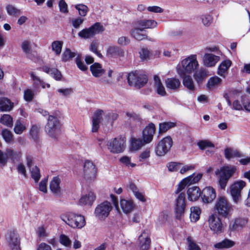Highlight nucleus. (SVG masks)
I'll return each mask as SVG.
<instances>
[{
    "mask_svg": "<svg viewBox=\"0 0 250 250\" xmlns=\"http://www.w3.org/2000/svg\"><path fill=\"white\" fill-rule=\"evenodd\" d=\"M155 131L154 124H149L143 130V140L140 138H131L130 149L132 150H137L145 144L149 143L152 140Z\"/></svg>",
    "mask_w": 250,
    "mask_h": 250,
    "instance_id": "obj_1",
    "label": "nucleus"
},
{
    "mask_svg": "<svg viewBox=\"0 0 250 250\" xmlns=\"http://www.w3.org/2000/svg\"><path fill=\"white\" fill-rule=\"evenodd\" d=\"M199 66L196 55H191L181 61L176 67V71L180 77L193 72Z\"/></svg>",
    "mask_w": 250,
    "mask_h": 250,
    "instance_id": "obj_2",
    "label": "nucleus"
},
{
    "mask_svg": "<svg viewBox=\"0 0 250 250\" xmlns=\"http://www.w3.org/2000/svg\"><path fill=\"white\" fill-rule=\"evenodd\" d=\"M214 209L219 216L226 218L231 216L233 208L226 197L221 196L217 199Z\"/></svg>",
    "mask_w": 250,
    "mask_h": 250,
    "instance_id": "obj_3",
    "label": "nucleus"
},
{
    "mask_svg": "<svg viewBox=\"0 0 250 250\" xmlns=\"http://www.w3.org/2000/svg\"><path fill=\"white\" fill-rule=\"evenodd\" d=\"M61 219L73 228L81 229L85 225L84 217L81 214L67 212L61 216Z\"/></svg>",
    "mask_w": 250,
    "mask_h": 250,
    "instance_id": "obj_4",
    "label": "nucleus"
},
{
    "mask_svg": "<svg viewBox=\"0 0 250 250\" xmlns=\"http://www.w3.org/2000/svg\"><path fill=\"white\" fill-rule=\"evenodd\" d=\"M127 79L129 85L136 89L144 87L148 81L147 75L138 71L128 73Z\"/></svg>",
    "mask_w": 250,
    "mask_h": 250,
    "instance_id": "obj_5",
    "label": "nucleus"
},
{
    "mask_svg": "<svg viewBox=\"0 0 250 250\" xmlns=\"http://www.w3.org/2000/svg\"><path fill=\"white\" fill-rule=\"evenodd\" d=\"M235 170V167L226 166L216 171V174L219 175V183L221 188H225L229 179L234 174Z\"/></svg>",
    "mask_w": 250,
    "mask_h": 250,
    "instance_id": "obj_6",
    "label": "nucleus"
},
{
    "mask_svg": "<svg viewBox=\"0 0 250 250\" xmlns=\"http://www.w3.org/2000/svg\"><path fill=\"white\" fill-rule=\"evenodd\" d=\"M61 124L57 117L49 115L48 121L45 126V130L51 137L57 138L58 133L60 130Z\"/></svg>",
    "mask_w": 250,
    "mask_h": 250,
    "instance_id": "obj_7",
    "label": "nucleus"
},
{
    "mask_svg": "<svg viewBox=\"0 0 250 250\" xmlns=\"http://www.w3.org/2000/svg\"><path fill=\"white\" fill-rule=\"evenodd\" d=\"M246 183L242 180L233 183L229 187V192L234 203H238L242 199L241 192Z\"/></svg>",
    "mask_w": 250,
    "mask_h": 250,
    "instance_id": "obj_8",
    "label": "nucleus"
},
{
    "mask_svg": "<svg viewBox=\"0 0 250 250\" xmlns=\"http://www.w3.org/2000/svg\"><path fill=\"white\" fill-rule=\"evenodd\" d=\"M112 209L111 204L107 201H104L96 207L94 214L99 220L104 221L109 216Z\"/></svg>",
    "mask_w": 250,
    "mask_h": 250,
    "instance_id": "obj_9",
    "label": "nucleus"
},
{
    "mask_svg": "<svg viewBox=\"0 0 250 250\" xmlns=\"http://www.w3.org/2000/svg\"><path fill=\"white\" fill-rule=\"evenodd\" d=\"M125 144V141L123 138H115L108 142L107 146L111 152L117 154L124 151Z\"/></svg>",
    "mask_w": 250,
    "mask_h": 250,
    "instance_id": "obj_10",
    "label": "nucleus"
},
{
    "mask_svg": "<svg viewBox=\"0 0 250 250\" xmlns=\"http://www.w3.org/2000/svg\"><path fill=\"white\" fill-rule=\"evenodd\" d=\"M8 246L11 250H21V239L19 234L15 230H10L6 236Z\"/></svg>",
    "mask_w": 250,
    "mask_h": 250,
    "instance_id": "obj_11",
    "label": "nucleus"
},
{
    "mask_svg": "<svg viewBox=\"0 0 250 250\" xmlns=\"http://www.w3.org/2000/svg\"><path fill=\"white\" fill-rule=\"evenodd\" d=\"M97 168L90 160H86L83 165V177L87 181H92L96 176Z\"/></svg>",
    "mask_w": 250,
    "mask_h": 250,
    "instance_id": "obj_12",
    "label": "nucleus"
},
{
    "mask_svg": "<svg viewBox=\"0 0 250 250\" xmlns=\"http://www.w3.org/2000/svg\"><path fill=\"white\" fill-rule=\"evenodd\" d=\"M172 145V140L168 136L162 139L157 145V155L164 156L170 149Z\"/></svg>",
    "mask_w": 250,
    "mask_h": 250,
    "instance_id": "obj_13",
    "label": "nucleus"
},
{
    "mask_svg": "<svg viewBox=\"0 0 250 250\" xmlns=\"http://www.w3.org/2000/svg\"><path fill=\"white\" fill-rule=\"evenodd\" d=\"M210 229L216 233H220L223 231V226L221 219L216 214H212L208 219Z\"/></svg>",
    "mask_w": 250,
    "mask_h": 250,
    "instance_id": "obj_14",
    "label": "nucleus"
},
{
    "mask_svg": "<svg viewBox=\"0 0 250 250\" xmlns=\"http://www.w3.org/2000/svg\"><path fill=\"white\" fill-rule=\"evenodd\" d=\"M185 207V195L184 193H181L178 195L176 200L175 213L177 219H180L184 215Z\"/></svg>",
    "mask_w": 250,
    "mask_h": 250,
    "instance_id": "obj_15",
    "label": "nucleus"
},
{
    "mask_svg": "<svg viewBox=\"0 0 250 250\" xmlns=\"http://www.w3.org/2000/svg\"><path fill=\"white\" fill-rule=\"evenodd\" d=\"M203 174L198 173L196 176L192 174L184 179L179 184L177 193L183 189L187 185L194 184L197 183L202 178Z\"/></svg>",
    "mask_w": 250,
    "mask_h": 250,
    "instance_id": "obj_16",
    "label": "nucleus"
},
{
    "mask_svg": "<svg viewBox=\"0 0 250 250\" xmlns=\"http://www.w3.org/2000/svg\"><path fill=\"white\" fill-rule=\"evenodd\" d=\"M216 196L215 189L211 187H207L203 189L202 192L201 198L205 203L211 202Z\"/></svg>",
    "mask_w": 250,
    "mask_h": 250,
    "instance_id": "obj_17",
    "label": "nucleus"
},
{
    "mask_svg": "<svg viewBox=\"0 0 250 250\" xmlns=\"http://www.w3.org/2000/svg\"><path fill=\"white\" fill-rule=\"evenodd\" d=\"M140 250H148L151 242L148 230H144L138 238Z\"/></svg>",
    "mask_w": 250,
    "mask_h": 250,
    "instance_id": "obj_18",
    "label": "nucleus"
},
{
    "mask_svg": "<svg viewBox=\"0 0 250 250\" xmlns=\"http://www.w3.org/2000/svg\"><path fill=\"white\" fill-rule=\"evenodd\" d=\"M38 69L50 75L56 81L62 80V74L56 68H52L49 65H46L38 68Z\"/></svg>",
    "mask_w": 250,
    "mask_h": 250,
    "instance_id": "obj_19",
    "label": "nucleus"
},
{
    "mask_svg": "<svg viewBox=\"0 0 250 250\" xmlns=\"http://www.w3.org/2000/svg\"><path fill=\"white\" fill-rule=\"evenodd\" d=\"M61 183V180L58 176L54 177L50 182V189L55 196H60L62 194Z\"/></svg>",
    "mask_w": 250,
    "mask_h": 250,
    "instance_id": "obj_20",
    "label": "nucleus"
},
{
    "mask_svg": "<svg viewBox=\"0 0 250 250\" xmlns=\"http://www.w3.org/2000/svg\"><path fill=\"white\" fill-rule=\"evenodd\" d=\"M104 113V111L100 109H98L92 115V132H97L99 127L100 124L102 119V115Z\"/></svg>",
    "mask_w": 250,
    "mask_h": 250,
    "instance_id": "obj_21",
    "label": "nucleus"
},
{
    "mask_svg": "<svg viewBox=\"0 0 250 250\" xmlns=\"http://www.w3.org/2000/svg\"><path fill=\"white\" fill-rule=\"evenodd\" d=\"M106 55L108 57L112 58L123 57L124 51L123 49L117 46H110L107 49Z\"/></svg>",
    "mask_w": 250,
    "mask_h": 250,
    "instance_id": "obj_22",
    "label": "nucleus"
},
{
    "mask_svg": "<svg viewBox=\"0 0 250 250\" xmlns=\"http://www.w3.org/2000/svg\"><path fill=\"white\" fill-rule=\"evenodd\" d=\"M220 57L210 53H206L203 58V62L205 65L207 67L214 66L219 61Z\"/></svg>",
    "mask_w": 250,
    "mask_h": 250,
    "instance_id": "obj_23",
    "label": "nucleus"
},
{
    "mask_svg": "<svg viewBox=\"0 0 250 250\" xmlns=\"http://www.w3.org/2000/svg\"><path fill=\"white\" fill-rule=\"evenodd\" d=\"M130 34L135 40L139 41L146 39L147 38L146 30L140 27L132 29L130 31Z\"/></svg>",
    "mask_w": 250,
    "mask_h": 250,
    "instance_id": "obj_24",
    "label": "nucleus"
},
{
    "mask_svg": "<svg viewBox=\"0 0 250 250\" xmlns=\"http://www.w3.org/2000/svg\"><path fill=\"white\" fill-rule=\"evenodd\" d=\"M96 199V195L92 191H90L87 194L83 196L79 200V203L80 205L91 206Z\"/></svg>",
    "mask_w": 250,
    "mask_h": 250,
    "instance_id": "obj_25",
    "label": "nucleus"
},
{
    "mask_svg": "<svg viewBox=\"0 0 250 250\" xmlns=\"http://www.w3.org/2000/svg\"><path fill=\"white\" fill-rule=\"evenodd\" d=\"M187 194L189 200L194 201L197 200L201 196V191L198 187L193 186L188 188Z\"/></svg>",
    "mask_w": 250,
    "mask_h": 250,
    "instance_id": "obj_26",
    "label": "nucleus"
},
{
    "mask_svg": "<svg viewBox=\"0 0 250 250\" xmlns=\"http://www.w3.org/2000/svg\"><path fill=\"white\" fill-rule=\"evenodd\" d=\"M14 107V103L7 98L0 99V111L7 112L11 111Z\"/></svg>",
    "mask_w": 250,
    "mask_h": 250,
    "instance_id": "obj_27",
    "label": "nucleus"
},
{
    "mask_svg": "<svg viewBox=\"0 0 250 250\" xmlns=\"http://www.w3.org/2000/svg\"><path fill=\"white\" fill-rule=\"evenodd\" d=\"M90 70L92 75L95 77H100L105 72V70L103 69L102 65L99 62H95L90 66Z\"/></svg>",
    "mask_w": 250,
    "mask_h": 250,
    "instance_id": "obj_28",
    "label": "nucleus"
},
{
    "mask_svg": "<svg viewBox=\"0 0 250 250\" xmlns=\"http://www.w3.org/2000/svg\"><path fill=\"white\" fill-rule=\"evenodd\" d=\"M167 87L173 90L178 89L181 86L180 80L176 78H167L165 81Z\"/></svg>",
    "mask_w": 250,
    "mask_h": 250,
    "instance_id": "obj_29",
    "label": "nucleus"
},
{
    "mask_svg": "<svg viewBox=\"0 0 250 250\" xmlns=\"http://www.w3.org/2000/svg\"><path fill=\"white\" fill-rule=\"evenodd\" d=\"M120 205L123 212L125 213L131 212L135 207L133 201L131 200L121 199Z\"/></svg>",
    "mask_w": 250,
    "mask_h": 250,
    "instance_id": "obj_30",
    "label": "nucleus"
},
{
    "mask_svg": "<svg viewBox=\"0 0 250 250\" xmlns=\"http://www.w3.org/2000/svg\"><path fill=\"white\" fill-rule=\"evenodd\" d=\"M247 223V220L245 218L236 219L232 221L229 225V229L231 231L239 230L244 226Z\"/></svg>",
    "mask_w": 250,
    "mask_h": 250,
    "instance_id": "obj_31",
    "label": "nucleus"
},
{
    "mask_svg": "<svg viewBox=\"0 0 250 250\" xmlns=\"http://www.w3.org/2000/svg\"><path fill=\"white\" fill-rule=\"evenodd\" d=\"M235 245V242L231 240L225 239L223 241L215 244L214 245V248L218 249H229Z\"/></svg>",
    "mask_w": 250,
    "mask_h": 250,
    "instance_id": "obj_32",
    "label": "nucleus"
},
{
    "mask_svg": "<svg viewBox=\"0 0 250 250\" xmlns=\"http://www.w3.org/2000/svg\"><path fill=\"white\" fill-rule=\"evenodd\" d=\"M231 64V62L229 60L223 61L218 66V74L225 77V74L227 72Z\"/></svg>",
    "mask_w": 250,
    "mask_h": 250,
    "instance_id": "obj_33",
    "label": "nucleus"
},
{
    "mask_svg": "<svg viewBox=\"0 0 250 250\" xmlns=\"http://www.w3.org/2000/svg\"><path fill=\"white\" fill-rule=\"evenodd\" d=\"M41 127L37 125H34L31 126L30 130V135L32 138L36 143L39 142V136Z\"/></svg>",
    "mask_w": 250,
    "mask_h": 250,
    "instance_id": "obj_34",
    "label": "nucleus"
},
{
    "mask_svg": "<svg viewBox=\"0 0 250 250\" xmlns=\"http://www.w3.org/2000/svg\"><path fill=\"white\" fill-rule=\"evenodd\" d=\"M182 78L183 83L184 85L186 87L188 90L193 91L195 89V87L193 83L192 78L189 75H185L184 77H180Z\"/></svg>",
    "mask_w": 250,
    "mask_h": 250,
    "instance_id": "obj_35",
    "label": "nucleus"
},
{
    "mask_svg": "<svg viewBox=\"0 0 250 250\" xmlns=\"http://www.w3.org/2000/svg\"><path fill=\"white\" fill-rule=\"evenodd\" d=\"M156 22L152 20H140L137 22V25L142 29L151 28L154 27Z\"/></svg>",
    "mask_w": 250,
    "mask_h": 250,
    "instance_id": "obj_36",
    "label": "nucleus"
},
{
    "mask_svg": "<svg viewBox=\"0 0 250 250\" xmlns=\"http://www.w3.org/2000/svg\"><path fill=\"white\" fill-rule=\"evenodd\" d=\"M208 76V72L204 68H201L197 71L194 75V78L198 83H202L203 80Z\"/></svg>",
    "mask_w": 250,
    "mask_h": 250,
    "instance_id": "obj_37",
    "label": "nucleus"
},
{
    "mask_svg": "<svg viewBox=\"0 0 250 250\" xmlns=\"http://www.w3.org/2000/svg\"><path fill=\"white\" fill-rule=\"evenodd\" d=\"M201 209L198 207H193L190 208V218L192 222H196L200 218Z\"/></svg>",
    "mask_w": 250,
    "mask_h": 250,
    "instance_id": "obj_38",
    "label": "nucleus"
},
{
    "mask_svg": "<svg viewBox=\"0 0 250 250\" xmlns=\"http://www.w3.org/2000/svg\"><path fill=\"white\" fill-rule=\"evenodd\" d=\"M92 32V34L94 36L97 34L102 33L105 30V28L101 22H96L90 26Z\"/></svg>",
    "mask_w": 250,
    "mask_h": 250,
    "instance_id": "obj_39",
    "label": "nucleus"
},
{
    "mask_svg": "<svg viewBox=\"0 0 250 250\" xmlns=\"http://www.w3.org/2000/svg\"><path fill=\"white\" fill-rule=\"evenodd\" d=\"M7 160L10 159L13 162L15 161H18L20 157V153L17 151H15L11 149H7L6 150Z\"/></svg>",
    "mask_w": 250,
    "mask_h": 250,
    "instance_id": "obj_40",
    "label": "nucleus"
},
{
    "mask_svg": "<svg viewBox=\"0 0 250 250\" xmlns=\"http://www.w3.org/2000/svg\"><path fill=\"white\" fill-rule=\"evenodd\" d=\"M225 156L226 159L229 160L234 157H240L241 154L237 150L227 148L225 149Z\"/></svg>",
    "mask_w": 250,
    "mask_h": 250,
    "instance_id": "obj_41",
    "label": "nucleus"
},
{
    "mask_svg": "<svg viewBox=\"0 0 250 250\" xmlns=\"http://www.w3.org/2000/svg\"><path fill=\"white\" fill-rule=\"evenodd\" d=\"M63 42L62 41H55L52 42L51 47L53 51L55 52L56 55H60Z\"/></svg>",
    "mask_w": 250,
    "mask_h": 250,
    "instance_id": "obj_42",
    "label": "nucleus"
},
{
    "mask_svg": "<svg viewBox=\"0 0 250 250\" xmlns=\"http://www.w3.org/2000/svg\"><path fill=\"white\" fill-rule=\"evenodd\" d=\"M0 123L7 127H12L13 125V118L9 114H3L0 118Z\"/></svg>",
    "mask_w": 250,
    "mask_h": 250,
    "instance_id": "obj_43",
    "label": "nucleus"
},
{
    "mask_svg": "<svg viewBox=\"0 0 250 250\" xmlns=\"http://www.w3.org/2000/svg\"><path fill=\"white\" fill-rule=\"evenodd\" d=\"M175 125V124L173 122H164L159 124V133L161 134L165 133Z\"/></svg>",
    "mask_w": 250,
    "mask_h": 250,
    "instance_id": "obj_44",
    "label": "nucleus"
},
{
    "mask_svg": "<svg viewBox=\"0 0 250 250\" xmlns=\"http://www.w3.org/2000/svg\"><path fill=\"white\" fill-rule=\"evenodd\" d=\"M221 79L219 77H213L208 80L207 86L209 89H212L215 86L220 85L221 83Z\"/></svg>",
    "mask_w": 250,
    "mask_h": 250,
    "instance_id": "obj_45",
    "label": "nucleus"
},
{
    "mask_svg": "<svg viewBox=\"0 0 250 250\" xmlns=\"http://www.w3.org/2000/svg\"><path fill=\"white\" fill-rule=\"evenodd\" d=\"M75 8L79 12V14L82 17H85L89 11L88 7L85 4L80 3L75 5Z\"/></svg>",
    "mask_w": 250,
    "mask_h": 250,
    "instance_id": "obj_46",
    "label": "nucleus"
},
{
    "mask_svg": "<svg viewBox=\"0 0 250 250\" xmlns=\"http://www.w3.org/2000/svg\"><path fill=\"white\" fill-rule=\"evenodd\" d=\"M75 56V53L72 52L69 48H66L62 54V61L63 62H67Z\"/></svg>",
    "mask_w": 250,
    "mask_h": 250,
    "instance_id": "obj_47",
    "label": "nucleus"
},
{
    "mask_svg": "<svg viewBox=\"0 0 250 250\" xmlns=\"http://www.w3.org/2000/svg\"><path fill=\"white\" fill-rule=\"evenodd\" d=\"M92 33V32L90 29V27H89V28H85L83 29L81 31H80L78 33V36L82 39H89L93 37Z\"/></svg>",
    "mask_w": 250,
    "mask_h": 250,
    "instance_id": "obj_48",
    "label": "nucleus"
},
{
    "mask_svg": "<svg viewBox=\"0 0 250 250\" xmlns=\"http://www.w3.org/2000/svg\"><path fill=\"white\" fill-rule=\"evenodd\" d=\"M1 135L4 141L8 143H11L13 140V135L11 131L8 129H3L1 131Z\"/></svg>",
    "mask_w": 250,
    "mask_h": 250,
    "instance_id": "obj_49",
    "label": "nucleus"
},
{
    "mask_svg": "<svg viewBox=\"0 0 250 250\" xmlns=\"http://www.w3.org/2000/svg\"><path fill=\"white\" fill-rule=\"evenodd\" d=\"M6 9L7 13L10 15L15 17H18L21 14V10L17 9L12 5L8 4L6 6Z\"/></svg>",
    "mask_w": 250,
    "mask_h": 250,
    "instance_id": "obj_50",
    "label": "nucleus"
},
{
    "mask_svg": "<svg viewBox=\"0 0 250 250\" xmlns=\"http://www.w3.org/2000/svg\"><path fill=\"white\" fill-rule=\"evenodd\" d=\"M187 245L188 250H201L199 246L190 236L187 238Z\"/></svg>",
    "mask_w": 250,
    "mask_h": 250,
    "instance_id": "obj_51",
    "label": "nucleus"
},
{
    "mask_svg": "<svg viewBox=\"0 0 250 250\" xmlns=\"http://www.w3.org/2000/svg\"><path fill=\"white\" fill-rule=\"evenodd\" d=\"M31 176L35 183L39 182L41 178V173L40 169L37 166H36L32 168L31 170Z\"/></svg>",
    "mask_w": 250,
    "mask_h": 250,
    "instance_id": "obj_52",
    "label": "nucleus"
},
{
    "mask_svg": "<svg viewBox=\"0 0 250 250\" xmlns=\"http://www.w3.org/2000/svg\"><path fill=\"white\" fill-rule=\"evenodd\" d=\"M199 147L202 149H206L207 148H213L214 147V145L208 141H201L197 144Z\"/></svg>",
    "mask_w": 250,
    "mask_h": 250,
    "instance_id": "obj_53",
    "label": "nucleus"
},
{
    "mask_svg": "<svg viewBox=\"0 0 250 250\" xmlns=\"http://www.w3.org/2000/svg\"><path fill=\"white\" fill-rule=\"evenodd\" d=\"M140 57L142 61H147L150 58V52L147 48H143L139 52Z\"/></svg>",
    "mask_w": 250,
    "mask_h": 250,
    "instance_id": "obj_54",
    "label": "nucleus"
},
{
    "mask_svg": "<svg viewBox=\"0 0 250 250\" xmlns=\"http://www.w3.org/2000/svg\"><path fill=\"white\" fill-rule=\"evenodd\" d=\"M25 128V126L21 124V121L18 120L16 122L14 131L17 134H21Z\"/></svg>",
    "mask_w": 250,
    "mask_h": 250,
    "instance_id": "obj_55",
    "label": "nucleus"
},
{
    "mask_svg": "<svg viewBox=\"0 0 250 250\" xmlns=\"http://www.w3.org/2000/svg\"><path fill=\"white\" fill-rule=\"evenodd\" d=\"M119 162L128 167H134L136 166L135 164L131 162L130 158L127 156H124L121 157L119 159Z\"/></svg>",
    "mask_w": 250,
    "mask_h": 250,
    "instance_id": "obj_56",
    "label": "nucleus"
},
{
    "mask_svg": "<svg viewBox=\"0 0 250 250\" xmlns=\"http://www.w3.org/2000/svg\"><path fill=\"white\" fill-rule=\"evenodd\" d=\"M35 94L30 89H26L24 91L23 97L25 101L30 102L34 99Z\"/></svg>",
    "mask_w": 250,
    "mask_h": 250,
    "instance_id": "obj_57",
    "label": "nucleus"
},
{
    "mask_svg": "<svg viewBox=\"0 0 250 250\" xmlns=\"http://www.w3.org/2000/svg\"><path fill=\"white\" fill-rule=\"evenodd\" d=\"M60 242L65 247H69L71 244V241L69 237L63 234H62L60 236Z\"/></svg>",
    "mask_w": 250,
    "mask_h": 250,
    "instance_id": "obj_58",
    "label": "nucleus"
},
{
    "mask_svg": "<svg viewBox=\"0 0 250 250\" xmlns=\"http://www.w3.org/2000/svg\"><path fill=\"white\" fill-rule=\"evenodd\" d=\"M182 166L181 163L177 162H170L167 164V167L169 171H176L180 169Z\"/></svg>",
    "mask_w": 250,
    "mask_h": 250,
    "instance_id": "obj_59",
    "label": "nucleus"
},
{
    "mask_svg": "<svg viewBox=\"0 0 250 250\" xmlns=\"http://www.w3.org/2000/svg\"><path fill=\"white\" fill-rule=\"evenodd\" d=\"M201 19L203 24L206 26H209L213 21V18L210 15H203L201 17Z\"/></svg>",
    "mask_w": 250,
    "mask_h": 250,
    "instance_id": "obj_60",
    "label": "nucleus"
},
{
    "mask_svg": "<svg viewBox=\"0 0 250 250\" xmlns=\"http://www.w3.org/2000/svg\"><path fill=\"white\" fill-rule=\"evenodd\" d=\"M76 63L78 67L82 71H85L87 70V67L83 63L81 60V56L79 55L75 60Z\"/></svg>",
    "mask_w": 250,
    "mask_h": 250,
    "instance_id": "obj_61",
    "label": "nucleus"
},
{
    "mask_svg": "<svg viewBox=\"0 0 250 250\" xmlns=\"http://www.w3.org/2000/svg\"><path fill=\"white\" fill-rule=\"evenodd\" d=\"M90 50L96 54L99 57L102 58L103 57L102 54L98 51V45L96 42L93 41L90 45Z\"/></svg>",
    "mask_w": 250,
    "mask_h": 250,
    "instance_id": "obj_62",
    "label": "nucleus"
},
{
    "mask_svg": "<svg viewBox=\"0 0 250 250\" xmlns=\"http://www.w3.org/2000/svg\"><path fill=\"white\" fill-rule=\"evenodd\" d=\"M21 48L24 53L25 54H29L31 52V46L30 42L28 41H24L21 44Z\"/></svg>",
    "mask_w": 250,
    "mask_h": 250,
    "instance_id": "obj_63",
    "label": "nucleus"
},
{
    "mask_svg": "<svg viewBox=\"0 0 250 250\" xmlns=\"http://www.w3.org/2000/svg\"><path fill=\"white\" fill-rule=\"evenodd\" d=\"M157 94L162 96L166 95L165 88L161 83L160 80L157 77Z\"/></svg>",
    "mask_w": 250,
    "mask_h": 250,
    "instance_id": "obj_64",
    "label": "nucleus"
}]
</instances>
